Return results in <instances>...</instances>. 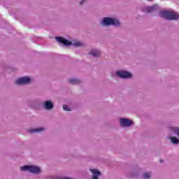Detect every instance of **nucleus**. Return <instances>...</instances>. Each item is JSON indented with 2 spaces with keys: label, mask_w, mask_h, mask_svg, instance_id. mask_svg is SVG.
Masks as SVG:
<instances>
[{
  "label": "nucleus",
  "mask_w": 179,
  "mask_h": 179,
  "mask_svg": "<svg viewBox=\"0 0 179 179\" xmlns=\"http://www.w3.org/2000/svg\"><path fill=\"white\" fill-rule=\"evenodd\" d=\"M63 109L64 110V111H71V108H69V106L66 105L63 106Z\"/></svg>",
  "instance_id": "obj_16"
},
{
  "label": "nucleus",
  "mask_w": 179,
  "mask_h": 179,
  "mask_svg": "<svg viewBox=\"0 0 179 179\" xmlns=\"http://www.w3.org/2000/svg\"><path fill=\"white\" fill-rule=\"evenodd\" d=\"M31 79L29 77H22L16 80V85H27L30 83Z\"/></svg>",
  "instance_id": "obj_6"
},
{
  "label": "nucleus",
  "mask_w": 179,
  "mask_h": 179,
  "mask_svg": "<svg viewBox=\"0 0 179 179\" xmlns=\"http://www.w3.org/2000/svg\"><path fill=\"white\" fill-rule=\"evenodd\" d=\"M90 171H91V173H92V179H99V177L101 174V173L99 170L90 169Z\"/></svg>",
  "instance_id": "obj_9"
},
{
  "label": "nucleus",
  "mask_w": 179,
  "mask_h": 179,
  "mask_svg": "<svg viewBox=\"0 0 179 179\" xmlns=\"http://www.w3.org/2000/svg\"><path fill=\"white\" fill-rule=\"evenodd\" d=\"M90 55H92V57H100L101 52L99 50L96 49H92L91 50L90 52Z\"/></svg>",
  "instance_id": "obj_11"
},
{
  "label": "nucleus",
  "mask_w": 179,
  "mask_h": 179,
  "mask_svg": "<svg viewBox=\"0 0 179 179\" xmlns=\"http://www.w3.org/2000/svg\"><path fill=\"white\" fill-rule=\"evenodd\" d=\"M120 122L122 127H131V125L133 124L131 120L125 118L120 119Z\"/></svg>",
  "instance_id": "obj_7"
},
{
  "label": "nucleus",
  "mask_w": 179,
  "mask_h": 179,
  "mask_svg": "<svg viewBox=\"0 0 179 179\" xmlns=\"http://www.w3.org/2000/svg\"><path fill=\"white\" fill-rule=\"evenodd\" d=\"M169 139L173 145H178L179 143V139L176 137H169Z\"/></svg>",
  "instance_id": "obj_13"
},
{
  "label": "nucleus",
  "mask_w": 179,
  "mask_h": 179,
  "mask_svg": "<svg viewBox=\"0 0 179 179\" xmlns=\"http://www.w3.org/2000/svg\"><path fill=\"white\" fill-rule=\"evenodd\" d=\"M148 1H152V0H148Z\"/></svg>",
  "instance_id": "obj_19"
},
{
  "label": "nucleus",
  "mask_w": 179,
  "mask_h": 179,
  "mask_svg": "<svg viewBox=\"0 0 179 179\" xmlns=\"http://www.w3.org/2000/svg\"><path fill=\"white\" fill-rule=\"evenodd\" d=\"M160 163H163V160L161 159V160H160Z\"/></svg>",
  "instance_id": "obj_18"
},
{
  "label": "nucleus",
  "mask_w": 179,
  "mask_h": 179,
  "mask_svg": "<svg viewBox=\"0 0 179 179\" xmlns=\"http://www.w3.org/2000/svg\"><path fill=\"white\" fill-rule=\"evenodd\" d=\"M117 76L118 78H122V79H128V78H132V74L128 71H119L116 72Z\"/></svg>",
  "instance_id": "obj_5"
},
{
  "label": "nucleus",
  "mask_w": 179,
  "mask_h": 179,
  "mask_svg": "<svg viewBox=\"0 0 179 179\" xmlns=\"http://www.w3.org/2000/svg\"><path fill=\"white\" fill-rule=\"evenodd\" d=\"M150 177H152V173L149 172H146L143 174V178L148 179L150 178Z\"/></svg>",
  "instance_id": "obj_15"
},
{
  "label": "nucleus",
  "mask_w": 179,
  "mask_h": 179,
  "mask_svg": "<svg viewBox=\"0 0 179 179\" xmlns=\"http://www.w3.org/2000/svg\"><path fill=\"white\" fill-rule=\"evenodd\" d=\"M69 83L71 85H78V83H80V80L79 79H78V78H71L69 80Z\"/></svg>",
  "instance_id": "obj_14"
},
{
  "label": "nucleus",
  "mask_w": 179,
  "mask_h": 179,
  "mask_svg": "<svg viewBox=\"0 0 179 179\" xmlns=\"http://www.w3.org/2000/svg\"><path fill=\"white\" fill-rule=\"evenodd\" d=\"M43 131H44V128L39 127L37 129L29 130V134H36V132H41Z\"/></svg>",
  "instance_id": "obj_12"
},
{
  "label": "nucleus",
  "mask_w": 179,
  "mask_h": 179,
  "mask_svg": "<svg viewBox=\"0 0 179 179\" xmlns=\"http://www.w3.org/2000/svg\"><path fill=\"white\" fill-rule=\"evenodd\" d=\"M56 40L57 41L61 43L62 44H64V45H74V47H82V45H83V43L79 41H76L72 43L69 41L65 39V38H62L60 36L56 37Z\"/></svg>",
  "instance_id": "obj_3"
},
{
  "label": "nucleus",
  "mask_w": 179,
  "mask_h": 179,
  "mask_svg": "<svg viewBox=\"0 0 179 179\" xmlns=\"http://www.w3.org/2000/svg\"><path fill=\"white\" fill-rule=\"evenodd\" d=\"M159 16L167 20H177V19H179L178 13L174 11H160Z\"/></svg>",
  "instance_id": "obj_1"
},
{
  "label": "nucleus",
  "mask_w": 179,
  "mask_h": 179,
  "mask_svg": "<svg viewBox=\"0 0 179 179\" xmlns=\"http://www.w3.org/2000/svg\"><path fill=\"white\" fill-rule=\"evenodd\" d=\"M21 171H29L34 174H38L41 172V169L37 166L24 165L20 167Z\"/></svg>",
  "instance_id": "obj_2"
},
{
  "label": "nucleus",
  "mask_w": 179,
  "mask_h": 179,
  "mask_svg": "<svg viewBox=\"0 0 179 179\" xmlns=\"http://www.w3.org/2000/svg\"><path fill=\"white\" fill-rule=\"evenodd\" d=\"M43 107L45 110H51V108H54V103L51 101H46L43 103Z\"/></svg>",
  "instance_id": "obj_10"
},
{
  "label": "nucleus",
  "mask_w": 179,
  "mask_h": 179,
  "mask_svg": "<svg viewBox=\"0 0 179 179\" xmlns=\"http://www.w3.org/2000/svg\"><path fill=\"white\" fill-rule=\"evenodd\" d=\"M84 1H85V0H82V2L80 3V5H82V3H83Z\"/></svg>",
  "instance_id": "obj_17"
},
{
  "label": "nucleus",
  "mask_w": 179,
  "mask_h": 179,
  "mask_svg": "<svg viewBox=\"0 0 179 179\" xmlns=\"http://www.w3.org/2000/svg\"><path fill=\"white\" fill-rule=\"evenodd\" d=\"M159 8V6L155 4L154 6L147 7L143 10L144 12H147L148 13H150V12H156Z\"/></svg>",
  "instance_id": "obj_8"
},
{
  "label": "nucleus",
  "mask_w": 179,
  "mask_h": 179,
  "mask_svg": "<svg viewBox=\"0 0 179 179\" xmlns=\"http://www.w3.org/2000/svg\"><path fill=\"white\" fill-rule=\"evenodd\" d=\"M101 24H103V26H110V24L119 26L120 21L115 18L105 17L102 20Z\"/></svg>",
  "instance_id": "obj_4"
}]
</instances>
